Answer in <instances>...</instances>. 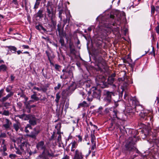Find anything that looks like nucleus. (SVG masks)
<instances>
[{
	"label": "nucleus",
	"mask_w": 159,
	"mask_h": 159,
	"mask_svg": "<svg viewBox=\"0 0 159 159\" xmlns=\"http://www.w3.org/2000/svg\"><path fill=\"white\" fill-rule=\"evenodd\" d=\"M55 67L56 69L58 70V69L60 68V66L58 65L55 64Z\"/></svg>",
	"instance_id": "56"
},
{
	"label": "nucleus",
	"mask_w": 159,
	"mask_h": 159,
	"mask_svg": "<svg viewBox=\"0 0 159 159\" xmlns=\"http://www.w3.org/2000/svg\"><path fill=\"white\" fill-rule=\"evenodd\" d=\"M59 42H60V43L61 44V45L62 46H63L64 45V40H63V39L62 38L60 39Z\"/></svg>",
	"instance_id": "50"
},
{
	"label": "nucleus",
	"mask_w": 159,
	"mask_h": 159,
	"mask_svg": "<svg viewBox=\"0 0 159 159\" xmlns=\"http://www.w3.org/2000/svg\"><path fill=\"white\" fill-rule=\"evenodd\" d=\"M129 103L130 106H134L135 105V101L133 98L130 99V100L129 101Z\"/></svg>",
	"instance_id": "35"
},
{
	"label": "nucleus",
	"mask_w": 159,
	"mask_h": 159,
	"mask_svg": "<svg viewBox=\"0 0 159 159\" xmlns=\"http://www.w3.org/2000/svg\"><path fill=\"white\" fill-rule=\"evenodd\" d=\"M33 89H36V90H37V91H41V88H40L38 87H37L35 86L34 87Z\"/></svg>",
	"instance_id": "57"
},
{
	"label": "nucleus",
	"mask_w": 159,
	"mask_h": 159,
	"mask_svg": "<svg viewBox=\"0 0 159 159\" xmlns=\"http://www.w3.org/2000/svg\"><path fill=\"white\" fill-rule=\"evenodd\" d=\"M114 80V78H112V77H109L107 79L108 84H112L113 83Z\"/></svg>",
	"instance_id": "30"
},
{
	"label": "nucleus",
	"mask_w": 159,
	"mask_h": 159,
	"mask_svg": "<svg viewBox=\"0 0 159 159\" xmlns=\"http://www.w3.org/2000/svg\"><path fill=\"white\" fill-rule=\"evenodd\" d=\"M61 84L60 83H58L57 86L54 87V89L55 90H58L61 87Z\"/></svg>",
	"instance_id": "44"
},
{
	"label": "nucleus",
	"mask_w": 159,
	"mask_h": 159,
	"mask_svg": "<svg viewBox=\"0 0 159 159\" xmlns=\"http://www.w3.org/2000/svg\"><path fill=\"white\" fill-rule=\"evenodd\" d=\"M7 48L11 51L12 52V53H15L17 50V48L13 46H8Z\"/></svg>",
	"instance_id": "26"
},
{
	"label": "nucleus",
	"mask_w": 159,
	"mask_h": 159,
	"mask_svg": "<svg viewBox=\"0 0 159 159\" xmlns=\"http://www.w3.org/2000/svg\"><path fill=\"white\" fill-rule=\"evenodd\" d=\"M74 159H83V156L81 151L76 149L74 152Z\"/></svg>",
	"instance_id": "11"
},
{
	"label": "nucleus",
	"mask_w": 159,
	"mask_h": 159,
	"mask_svg": "<svg viewBox=\"0 0 159 159\" xmlns=\"http://www.w3.org/2000/svg\"><path fill=\"white\" fill-rule=\"evenodd\" d=\"M2 114V115L6 116H8L10 114V113L8 111L4 110Z\"/></svg>",
	"instance_id": "39"
},
{
	"label": "nucleus",
	"mask_w": 159,
	"mask_h": 159,
	"mask_svg": "<svg viewBox=\"0 0 159 159\" xmlns=\"http://www.w3.org/2000/svg\"><path fill=\"white\" fill-rule=\"evenodd\" d=\"M2 103L3 104V106L5 107H7L10 106V103L7 102H2Z\"/></svg>",
	"instance_id": "45"
},
{
	"label": "nucleus",
	"mask_w": 159,
	"mask_h": 159,
	"mask_svg": "<svg viewBox=\"0 0 159 159\" xmlns=\"http://www.w3.org/2000/svg\"><path fill=\"white\" fill-rule=\"evenodd\" d=\"M88 96L87 98V100L89 102H91L93 100V98L91 97V95H90L91 94V92L90 91H88Z\"/></svg>",
	"instance_id": "31"
},
{
	"label": "nucleus",
	"mask_w": 159,
	"mask_h": 159,
	"mask_svg": "<svg viewBox=\"0 0 159 159\" xmlns=\"http://www.w3.org/2000/svg\"><path fill=\"white\" fill-rule=\"evenodd\" d=\"M13 95V93L12 92H10V93L8 94L7 96H6L7 98H8L11 97Z\"/></svg>",
	"instance_id": "47"
},
{
	"label": "nucleus",
	"mask_w": 159,
	"mask_h": 159,
	"mask_svg": "<svg viewBox=\"0 0 159 159\" xmlns=\"http://www.w3.org/2000/svg\"><path fill=\"white\" fill-rule=\"evenodd\" d=\"M60 98V96L59 95V93H57L56 94V98L55 101L57 104H58L59 100Z\"/></svg>",
	"instance_id": "34"
},
{
	"label": "nucleus",
	"mask_w": 159,
	"mask_h": 159,
	"mask_svg": "<svg viewBox=\"0 0 159 159\" xmlns=\"http://www.w3.org/2000/svg\"><path fill=\"white\" fill-rule=\"evenodd\" d=\"M139 115L141 119L144 120H151L152 118V116H150V115H149L148 113L145 112L144 110L141 111Z\"/></svg>",
	"instance_id": "8"
},
{
	"label": "nucleus",
	"mask_w": 159,
	"mask_h": 159,
	"mask_svg": "<svg viewBox=\"0 0 159 159\" xmlns=\"http://www.w3.org/2000/svg\"><path fill=\"white\" fill-rule=\"evenodd\" d=\"M156 30L157 33H159V26H157L156 28Z\"/></svg>",
	"instance_id": "61"
},
{
	"label": "nucleus",
	"mask_w": 159,
	"mask_h": 159,
	"mask_svg": "<svg viewBox=\"0 0 159 159\" xmlns=\"http://www.w3.org/2000/svg\"><path fill=\"white\" fill-rule=\"evenodd\" d=\"M32 129V127L30 124H27L25 127L24 131L26 133H29V130Z\"/></svg>",
	"instance_id": "22"
},
{
	"label": "nucleus",
	"mask_w": 159,
	"mask_h": 159,
	"mask_svg": "<svg viewBox=\"0 0 159 159\" xmlns=\"http://www.w3.org/2000/svg\"><path fill=\"white\" fill-rule=\"evenodd\" d=\"M66 19H65L63 20V21L64 22V25H65L67 22V21L68 22H69V21L70 20V14H66Z\"/></svg>",
	"instance_id": "32"
},
{
	"label": "nucleus",
	"mask_w": 159,
	"mask_h": 159,
	"mask_svg": "<svg viewBox=\"0 0 159 159\" xmlns=\"http://www.w3.org/2000/svg\"><path fill=\"white\" fill-rule=\"evenodd\" d=\"M16 141L18 145V147H16L15 144H14V145L16 149V152L17 154L21 155H24L27 152L31 155L32 153L36 152V151L34 152L31 151L30 148V145L28 143L26 140L22 137L18 138Z\"/></svg>",
	"instance_id": "1"
},
{
	"label": "nucleus",
	"mask_w": 159,
	"mask_h": 159,
	"mask_svg": "<svg viewBox=\"0 0 159 159\" xmlns=\"http://www.w3.org/2000/svg\"><path fill=\"white\" fill-rule=\"evenodd\" d=\"M150 54L152 55H153L154 56H155V51H154V50L153 48L152 49V52H151Z\"/></svg>",
	"instance_id": "62"
},
{
	"label": "nucleus",
	"mask_w": 159,
	"mask_h": 159,
	"mask_svg": "<svg viewBox=\"0 0 159 159\" xmlns=\"http://www.w3.org/2000/svg\"><path fill=\"white\" fill-rule=\"evenodd\" d=\"M12 2L15 5L18 4V2L17 0H12Z\"/></svg>",
	"instance_id": "54"
},
{
	"label": "nucleus",
	"mask_w": 159,
	"mask_h": 159,
	"mask_svg": "<svg viewBox=\"0 0 159 159\" xmlns=\"http://www.w3.org/2000/svg\"><path fill=\"white\" fill-rule=\"evenodd\" d=\"M6 137V134L5 133H1L0 135V137L5 138Z\"/></svg>",
	"instance_id": "48"
},
{
	"label": "nucleus",
	"mask_w": 159,
	"mask_h": 159,
	"mask_svg": "<svg viewBox=\"0 0 159 159\" xmlns=\"http://www.w3.org/2000/svg\"><path fill=\"white\" fill-rule=\"evenodd\" d=\"M23 2H24L25 4V9L26 10H28V7L27 6V1L26 0H23Z\"/></svg>",
	"instance_id": "46"
},
{
	"label": "nucleus",
	"mask_w": 159,
	"mask_h": 159,
	"mask_svg": "<svg viewBox=\"0 0 159 159\" xmlns=\"http://www.w3.org/2000/svg\"><path fill=\"white\" fill-rule=\"evenodd\" d=\"M134 110L137 112H140L143 111V108L140 105H136L134 107Z\"/></svg>",
	"instance_id": "18"
},
{
	"label": "nucleus",
	"mask_w": 159,
	"mask_h": 159,
	"mask_svg": "<svg viewBox=\"0 0 159 159\" xmlns=\"http://www.w3.org/2000/svg\"><path fill=\"white\" fill-rule=\"evenodd\" d=\"M12 87L11 86H8L6 89V91L7 92H10L12 89Z\"/></svg>",
	"instance_id": "43"
},
{
	"label": "nucleus",
	"mask_w": 159,
	"mask_h": 159,
	"mask_svg": "<svg viewBox=\"0 0 159 159\" xmlns=\"http://www.w3.org/2000/svg\"><path fill=\"white\" fill-rule=\"evenodd\" d=\"M111 108L110 109V108H107L105 109V111L106 113H110V114H111V112L112 111V110H111Z\"/></svg>",
	"instance_id": "40"
},
{
	"label": "nucleus",
	"mask_w": 159,
	"mask_h": 159,
	"mask_svg": "<svg viewBox=\"0 0 159 159\" xmlns=\"http://www.w3.org/2000/svg\"><path fill=\"white\" fill-rule=\"evenodd\" d=\"M91 142L92 143V146L91 147V150H93L96 148V144L95 141L96 138L95 137L93 134H91Z\"/></svg>",
	"instance_id": "13"
},
{
	"label": "nucleus",
	"mask_w": 159,
	"mask_h": 159,
	"mask_svg": "<svg viewBox=\"0 0 159 159\" xmlns=\"http://www.w3.org/2000/svg\"><path fill=\"white\" fill-rule=\"evenodd\" d=\"M70 145H71V151L75 152V149L77 148L78 145L77 143L74 141L70 143Z\"/></svg>",
	"instance_id": "16"
},
{
	"label": "nucleus",
	"mask_w": 159,
	"mask_h": 159,
	"mask_svg": "<svg viewBox=\"0 0 159 159\" xmlns=\"http://www.w3.org/2000/svg\"><path fill=\"white\" fill-rule=\"evenodd\" d=\"M93 91V96L100 99L101 97V91L100 90L97 89L95 87H92L91 89Z\"/></svg>",
	"instance_id": "9"
},
{
	"label": "nucleus",
	"mask_w": 159,
	"mask_h": 159,
	"mask_svg": "<svg viewBox=\"0 0 159 159\" xmlns=\"http://www.w3.org/2000/svg\"><path fill=\"white\" fill-rule=\"evenodd\" d=\"M22 47L24 49H28L29 48L28 45H23Z\"/></svg>",
	"instance_id": "63"
},
{
	"label": "nucleus",
	"mask_w": 159,
	"mask_h": 159,
	"mask_svg": "<svg viewBox=\"0 0 159 159\" xmlns=\"http://www.w3.org/2000/svg\"><path fill=\"white\" fill-rule=\"evenodd\" d=\"M49 86V84H47L41 87V90L44 93L46 92L48 90V88Z\"/></svg>",
	"instance_id": "21"
},
{
	"label": "nucleus",
	"mask_w": 159,
	"mask_h": 159,
	"mask_svg": "<svg viewBox=\"0 0 159 159\" xmlns=\"http://www.w3.org/2000/svg\"><path fill=\"white\" fill-rule=\"evenodd\" d=\"M84 84H85L87 89L89 88L92 85V84L91 83V82H85ZM86 90L87 91L89 90V91H90V89H86Z\"/></svg>",
	"instance_id": "33"
},
{
	"label": "nucleus",
	"mask_w": 159,
	"mask_h": 159,
	"mask_svg": "<svg viewBox=\"0 0 159 159\" xmlns=\"http://www.w3.org/2000/svg\"><path fill=\"white\" fill-rule=\"evenodd\" d=\"M70 53L74 55L75 54L76 51L75 49L74 46L71 45H70Z\"/></svg>",
	"instance_id": "23"
},
{
	"label": "nucleus",
	"mask_w": 159,
	"mask_h": 159,
	"mask_svg": "<svg viewBox=\"0 0 159 159\" xmlns=\"http://www.w3.org/2000/svg\"><path fill=\"white\" fill-rule=\"evenodd\" d=\"M4 91V90L3 89L0 90V98L3 96L2 94L3 93Z\"/></svg>",
	"instance_id": "55"
},
{
	"label": "nucleus",
	"mask_w": 159,
	"mask_h": 159,
	"mask_svg": "<svg viewBox=\"0 0 159 159\" xmlns=\"http://www.w3.org/2000/svg\"><path fill=\"white\" fill-rule=\"evenodd\" d=\"M32 116L30 115H26L25 114V117L24 118V119L25 120H29L30 118V117Z\"/></svg>",
	"instance_id": "37"
},
{
	"label": "nucleus",
	"mask_w": 159,
	"mask_h": 159,
	"mask_svg": "<svg viewBox=\"0 0 159 159\" xmlns=\"http://www.w3.org/2000/svg\"><path fill=\"white\" fill-rule=\"evenodd\" d=\"M8 99V98L6 96L5 97H3L2 99H0V101L2 102H4L6 101Z\"/></svg>",
	"instance_id": "41"
},
{
	"label": "nucleus",
	"mask_w": 159,
	"mask_h": 159,
	"mask_svg": "<svg viewBox=\"0 0 159 159\" xmlns=\"http://www.w3.org/2000/svg\"><path fill=\"white\" fill-rule=\"evenodd\" d=\"M26 108L28 109H31L30 105V104L27 103L26 104Z\"/></svg>",
	"instance_id": "49"
},
{
	"label": "nucleus",
	"mask_w": 159,
	"mask_h": 159,
	"mask_svg": "<svg viewBox=\"0 0 159 159\" xmlns=\"http://www.w3.org/2000/svg\"><path fill=\"white\" fill-rule=\"evenodd\" d=\"M69 74L68 76H65V79H67L68 77L71 76L73 77V74L71 70H69V71H67V72Z\"/></svg>",
	"instance_id": "36"
},
{
	"label": "nucleus",
	"mask_w": 159,
	"mask_h": 159,
	"mask_svg": "<svg viewBox=\"0 0 159 159\" xmlns=\"http://www.w3.org/2000/svg\"><path fill=\"white\" fill-rule=\"evenodd\" d=\"M104 100L107 103H110L111 102L112 95L114 96V93L110 92L108 90H104L103 92Z\"/></svg>",
	"instance_id": "5"
},
{
	"label": "nucleus",
	"mask_w": 159,
	"mask_h": 159,
	"mask_svg": "<svg viewBox=\"0 0 159 159\" xmlns=\"http://www.w3.org/2000/svg\"><path fill=\"white\" fill-rule=\"evenodd\" d=\"M40 131L38 127H36L33 129V130L30 134H27V136L34 139H36L37 136Z\"/></svg>",
	"instance_id": "7"
},
{
	"label": "nucleus",
	"mask_w": 159,
	"mask_h": 159,
	"mask_svg": "<svg viewBox=\"0 0 159 159\" xmlns=\"http://www.w3.org/2000/svg\"><path fill=\"white\" fill-rule=\"evenodd\" d=\"M43 9L39 10L36 14V17H39L41 18L43 17Z\"/></svg>",
	"instance_id": "19"
},
{
	"label": "nucleus",
	"mask_w": 159,
	"mask_h": 159,
	"mask_svg": "<svg viewBox=\"0 0 159 159\" xmlns=\"http://www.w3.org/2000/svg\"><path fill=\"white\" fill-rule=\"evenodd\" d=\"M7 70V67L6 65L3 64L0 66V71L5 72Z\"/></svg>",
	"instance_id": "25"
},
{
	"label": "nucleus",
	"mask_w": 159,
	"mask_h": 159,
	"mask_svg": "<svg viewBox=\"0 0 159 159\" xmlns=\"http://www.w3.org/2000/svg\"><path fill=\"white\" fill-rule=\"evenodd\" d=\"M37 119L34 116H32L30 117V118L29 120V124L30 125L34 126L37 124Z\"/></svg>",
	"instance_id": "14"
},
{
	"label": "nucleus",
	"mask_w": 159,
	"mask_h": 159,
	"mask_svg": "<svg viewBox=\"0 0 159 159\" xmlns=\"http://www.w3.org/2000/svg\"><path fill=\"white\" fill-rule=\"evenodd\" d=\"M134 142L132 137H129L127 141L125 147L126 149L129 151H135L136 153H139V152L138 149L134 146Z\"/></svg>",
	"instance_id": "4"
},
{
	"label": "nucleus",
	"mask_w": 159,
	"mask_h": 159,
	"mask_svg": "<svg viewBox=\"0 0 159 159\" xmlns=\"http://www.w3.org/2000/svg\"><path fill=\"white\" fill-rule=\"evenodd\" d=\"M155 11V8L154 6H151V12L152 15L154 14Z\"/></svg>",
	"instance_id": "42"
},
{
	"label": "nucleus",
	"mask_w": 159,
	"mask_h": 159,
	"mask_svg": "<svg viewBox=\"0 0 159 159\" xmlns=\"http://www.w3.org/2000/svg\"><path fill=\"white\" fill-rule=\"evenodd\" d=\"M15 77L13 75H11V81H13L15 79Z\"/></svg>",
	"instance_id": "64"
},
{
	"label": "nucleus",
	"mask_w": 159,
	"mask_h": 159,
	"mask_svg": "<svg viewBox=\"0 0 159 159\" xmlns=\"http://www.w3.org/2000/svg\"><path fill=\"white\" fill-rule=\"evenodd\" d=\"M62 159H70V158L67 155H65Z\"/></svg>",
	"instance_id": "58"
},
{
	"label": "nucleus",
	"mask_w": 159,
	"mask_h": 159,
	"mask_svg": "<svg viewBox=\"0 0 159 159\" xmlns=\"http://www.w3.org/2000/svg\"><path fill=\"white\" fill-rule=\"evenodd\" d=\"M71 93L70 92L69 89H66L63 91L62 95L63 96L66 97L71 94Z\"/></svg>",
	"instance_id": "17"
},
{
	"label": "nucleus",
	"mask_w": 159,
	"mask_h": 159,
	"mask_svg": "<svg viewBox=\"0 0 159 159\" xmlns=\"http://www.w3.org/2000/svg\"><path fill=\"white\" fill-rule=\"evenodd\" d=\"M36 147L39 150H43L42 155L39 156L36 159H51V157L54 155L53 153L51 151L45 149L43 141L39 142L37 144Z\"/></svg>",
	"instance_id": "2"
},
{
	"label": "nucleus",
	"mask_w": 159,
	"mask_h": 159,
	"mask_svg": "<svg viewBox=\"0 0 159 159\" xmlns=\"http://www.w3.org/2000/svg\"><path fill=\"white\" fill-rule=\"evenodd\" d=\"M34 94L31 96V98L35 101L39 100V98L36 96V93L35 92H33Z\"/></svg>",
	"instance_id": "24"
},
{
	"label": "nucleus",
	"mask_w": 159,
	"mask_h": 159,
	"mask_svg": "<svg viewBox=\"0 0 159 159\" xmlns=\"http://www.w3.org/2000/svg\"><path fill=\"white\" fill-rule=\"evenodd\" d=\"M95 80L97 84L98 85H100L103 83L105 78L103 76L99 75L96 78Z\"/></svg>",
	"instance_id": "12"
},
{
	"label": "nucleus",
	"mask_w": 159,
	"mask_h": 159,
	"mask_svg": "<svg viewBox=\"0 0 159 159\" xmlns=\"http://www.w3.org/2000/svg\"><path fill=\"white\" fill-rule=\"evenodd\" d=\"M40 3L36 1V2L35 3V5L34 7V8L35 10L37 9L38 8L39 6V5Z\"/></svg>",
	"instance_id": "38"
},
{
	"label": "nucleus",
	"mask_w": 159,
	"mask_h": 159,
	"mask_svg": "<svg viewBox=\"0 0 159 159\" xmlns=\"http://www.w3.org/2000/svg\"><path fill=\"white\" fill-rule=\"evenodd\" d=\"M46 7L48 15L51 20L52 23L53 24H56V22L54 20L55 17V13L53 11L54 6L52 2L48 1V2Z\"/></svg>",
	"instance_id": "3"
},
{
	"label": "nucleus",
	"mask_w": 159,
	"mask_h": 159,
	"mask_svg": "<svg viewBox=\"0 0 159 159\" xmlns=\"http://www.w3.org/2000/svg\"><path fill=\"white\" fill-rule=\"evenodd\" d=\"M2 141L0 150L2 151L5 152L7 150L6 145L4 144L5 140L3 139L2 140Z\"/></svg>",
	"instance_id": "20"
},
{
	"label": "nucleus",
	"mask_w": 159,
	"mask_h": 159,
	"mask_svg": "<svg viewBox=\"0 0 159 159\" xmlns=\"http://www.w3.org/2000/svg\"><path fill=\"white\" fill-rule=\"evenodd\" d=\"M40 100L42 101H47V98L45 97H43L42 98H41Z\"/></svg>",
	"instance_id": "51"
},
{
	"label": "nucleus",
	"mask_w": 159,
	"mask_h": 159,
	"mask_svg": "<svg viewBox=\"0 0 159 159\" xmlns=\"http://www.w3.org/2000/svg\"><path fill=\"white\" fill-rule=\"evenodd\" d=\"M15 123L13 124V127L15 130L17 131L19 129L20 126V123L17 120H15Z\"/></svg>",
	"instance_id": "15"
},
{
	"label": "nucleus",
	"mask_w": 159,
	"mask_h": 159,
	"mask_svg": "<svg viewBox=\"0 0 159 159\" xmlns=\"http://www.w3.org/2000/svg\"><path fill=\"white\" fill-rule=\"evenodd\" d=\"M16 156V155L15 154H11L9 155V157L11 158H15Z\"/></svg>",
	"instance_id": "53"
},
{
	"label": "nucleus",
	"mask_w": 159,
	"mask_h": 159,
	"mask_svg": "<svg viewBox=\"0 0 159 159\" xmlns=\"http://www.w3.org/2000/svg\"><path fill=\"white\" fill-rule=\"evenodd\" d=\"M77 137H78V142H81L82 140V138L81 137V136H80V135H78L77 136Z\"/></svg>",
	"instance_id": "60"
},
{
	"label": "nucleus",
	"mask_w": 159,
	"mask_h": 159,
	"mask_svg": "<svg viewBox=\"0 0 159 159\" xmlns=\"http://www.w3.org/2000/svg\"><path fill=\"white\" fill-rule=\"evenodd\" d=\"M62 14L65 15V14L63 10L62 9H61L59 10V18H60L61 21L62 20Z\"/></svg>",
	"instance_id": "29"
},
{
	"label": "nucleus",
	"mask_w": 159,
	"mask_h": 159,
	"mask_svg": "<svg viewBox=\"0 0 159 159\" xmlns=\"http://www.w3.org/2000/svg\"><path fill=\"white\" fill-rule=\"evenodd\" d=\"M89 105L86 102L84 101L82 103L79 104L78 106V107L80 108L81 107H88Z\"/></svg>",
	"instance_id": "28"
},
{
	"label": "nucleus",
	"mask_w": 159,
	"mask_h": 159,
	"mask_svg": "<svg viewBox=\"0 0 159 159\" xmlns=\"http://www.w3.org/2000/svg\"><path fill=\"white\" fill-rule=\"evenodd\" d=\"M111 113L114 118H117L118 119H120L122 118L123 114L120 113L116 110H113Z\"/></svg>",
	"instance_id": "10"
},
{
	"label": "nucleus",
	"mask_w": 159,
	"mask_h": 159,
	"mask_svg": "<svg viewBox=\"0 0 159 159\" xmlns=\"http://www.w3.org/2000/svg\"><path fill=\"white\" fill-rule=\"evenodd\" d=\"M25 114H23L22 115H19L18 116L21 119H24V118L25 117Z\"/></svg>",
	"instance_id": "59"
},
{
	"label": "nucleus",
	"mask_w": 159,
	"mask_h": 159,
	"mask_svg": "<svg viewBox=\"0 0 159 159\" xmlns=\"http://www.w3.org/2000/svg\"><path fill=\"white\" fill-rule=\"evenodd\" d=\"M41 25H36L35 26V28L36 29H37V30H41Z\"/></svg>",
	"instance_id": "52"
},
{
	"label": "nucleus",
	"mask_w": 159,
	"mask_h": 159,
	"mask_svg": "<svg viewBox=\"0 0 159 159\" xmlns=\"http://www.w3.org/2000/svg\"><path fill=\"white\" fill-rule=\"evenodd\" d=\"M46 53L48 57V60L50 62H51V59H52L54 57L53 55L52 54V55H51V54L50 53L47 51H46Z\"/></svg>",
	"instance_id": "27"
},
{
	"label": "nucleus",
	"mask_w": 159,
	"mask_h": 159,
	"mask_svg": "<svg viewBox=\"0 0 159 159\" xmlns=\"http://www.w3.org/2000/svg\"><path fill=\"white\" fill-rule=\"evenodd\" d=\"M2 127L4 128L6 130L11 129L12 123L9 120L6 118H3L2 120Z\"/></svg>",
	"instance_id": "6"
}]
</instances>
